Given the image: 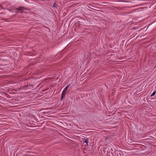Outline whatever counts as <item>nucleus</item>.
I'll list each match as a JSON object with an SVG mask.
<instances>
[{"instance_id":"obj_1","label":"nucleus","mask_w":156,"mask_h":156,"mask_svg":"<svg viewBox=\"0 0 156 156\" xmlns=\"http://www.w3.org/2000/svg\"><path fill=\"white\" fill-rule=\"evenodd\" d=\"M70 84H69L67 85L66 87L64 89L63 91H62L61 97V100H62L63 98L65 97L66 95V91L67 90L68 88L70 86Z\"/></svg>"},{"instance_id":"obj_2","label":"nucleus","mask_w":156,"mask_h":156,"mask_svg":"<svg viewBox=\"0 0 156 156\" xmlns=\"http://www.w3.org/2000/svg\"><path fill=\"white\" fill-rule=\"evenodd\" d=\"M27 83L28 84V86H29L30 88L33 87L34 85L35 84L34 80H29Z\"/></svg>"},{"instance_id":"obj_3","label":"nucleus","mask_w":156,"mask_h":156,"mask_svg":"<svg viewBox=\"0 0 156 156\" xmlns=\"http://www.w3.org/2000/svg\"><path fill=\"white\" fill-rule=\"evenodd\" d=\"M28 85V84L27 83L26 84H25L22 87V88L24 90H27L28 89L30 88Z\"/></svg>"},{"instance_id":"obj_4","label":"nucleus","mask_w":156,"mask_h":156,"mask_svg":"<svg viewBox=\"0 0 156 156\" xmlns=\"http://www.w3.org/2000/svg\"><path fill=\"white\" fill-rule=\"evenodd\" d=\"M137 72L139 73L138 74L137 73L138 75H142L143 73L141 71V69H137Z\"/></svg>"},{"instance_id":"obj_5","label":"nucleus","mask_w":156,"mask_h":156,"mask_svg":"<svg viewBox=\"0 0 156 156\" xmlns=\"http://www.w3.org/2000/svg\"><path fill=\"white\" fill-rule=\"evenodd\" d=\"M83 140H84V141H83L84 143H86L87 145H88V142L89 141L88 140V138H86V139H83Z\"/></svg>"},{"instance_id":"obj_6","label":"nucleus","mask_w":156,"mask_h":156,"mask_svg":"<svg viewBox=\"0 0 156 156\" xmlns=\"http://www.w3.org/2000/svg\"><path fill=\"white\" fill-rule=\"evenodd\" d=\"M23 7L20 6L18 8H16V10H23Z\"/></svg>"},{"instance_id":"obj_7","label":"nucleus","mask_w":156,"mask_h":156,"mask_svg":"<svg viewBox=\"0 0 156 156\" xmlns=\"http://www.w3.org/2000/svg\"><path fill=\"white\" fill-rule=\"evenodd\" d=\"M156 91L155 90L153 92V93H152V94L151 95V97H152V96H153L155 95V94H156Z\"/></svg>"},{"instance_id":"obj_8","label":"nucleus","mask_w":156,"mask_h":156,"mask_svg":"<svg viewBox=\"0 0 156 156\" xmlns=\"http://www.w3.org/2000/svg\"><path fill=\"white\" fill-rule=\"evenodd\" d=\"M53 7H55V8H57V6H58V5H57L56 3H54L53 4Z\"/></svg>"},{"instance_id":"obj_9","label":"nucleus","mask_w":156,"mask_h":156,"mask_svg":"<svg viewBox=\"0 0 156 156\" xmlns=\"http://www.w3.org/2000/svg\"><path fill=\"white\" fill-rule=\"evenodd\" d=\"M2 62H4V61L2 59H0V63Z\"/></svg>"},{"instance_id":"obj_10","label":"nucleus","mask_w":156,"mask_h":156,"mask_svg":"<svg viewBox=\"0 0 156 156\" xmlns=\"http://www.w3.org/2000/svg\"><path fill=\"white\" fill-rule=\"evenodd\" d=\"M140 91V90L139 91V92L138 91H136V94H140L139 92Z\"/></svg>"},{"instance_id":"obj_11","label":"nucleus","mask_w":156,"mask_h":156,"mask_svg":"<svg viewBox=\"0 0 156 156\" xmlns=\"http://www.w3.org/2000/svg\"><path fill=\"white\" fill-rule=\"evenodd\" d=\"M135 28V27H132V28H131V29H134Z\"/></svg>"},{"instance_id":"obj_12","label":"nucleus","mask_w":156,"mask_h":156,"mask_svg":"<svg viewBox=\"0 0 156 156\" xmlns=\"http://www.w3.org/2000/svg\"><path fill=\"white\" fill-rule=\"evenodd\" d=\"M156 67V64L154 66V68H155Z\"/></svg>"},{"instance_id":"obj_13","label":"nucleus","mask_w":156,"mask_h":156,"mask_svg":"<svg viewBox=\"0 0 156 156\" xmlns=\"http://www.w3.org/2000/svg\"><path fill=\"white\" fill-rule=\"evenodd\" d=\"M3 65H5V64L4 63H3Z\"/></svg>"},{"instance_id":"obj_14","label":"nucleus","mask_w":156,"mask_h":156,"mask_svg":"<svg viewBox=\"0 0 156 156\" xmlns=\"http://www.w3.org/2000/svg\"><path fill=\"white\" fill-rule=\"evenodd\" d=\"M17 13H18V12H19L18 11H17Z\"/></svg>"}]
</instances>
